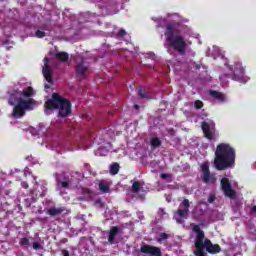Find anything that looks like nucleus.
Segmentation results:
<instances>
[{"instance_id":"obj_1","label":"nucleus","mask_w":256,"mask_h":256,"mask_svg":"<svg viewBox=\"0 0 256 256\" xmlns=\"http://www.w3.org/2000/svg\"><path fill=\"white\" fill-rule=\"evenodd\" d=\"M237 154L235 148L227 143H220L216 147L214 157V167L217 171H226L235 167Z\"/></svg>"},{"instance_id":"obj_19","label":"nucleus","mask_w":256,"mask_h":256,"mask_svg":"<svg viewBox=\"0 0 256 256\" xmlns=\"http://www.w3.org/2000/svg\"><path fill=\"white\" fill-rule=\"evenodd\" d=\"M21 95H22V97H25L26 99H31V97H33L35 95V90L33 89V87L29 86V87L23 89V91H21Z\"/></svg>"},{"instance_id":"obj_35","label":"nucleus","mask_w":256,"mask_h":256,"mask_svg":"<svg viewBox=\"0 0 256 256\" xmlns=\"http://www.w3.org/2000/svg\"><path fill=\"white\" fill-rule=\"evenodd\" d=\"M215 199H216L215 195H214V194H211V195L209 196V198H208V203H214V202H215Z\"/></svg>"},{"instance_id":"obj_4","label":"nucleus","mask_w":256,"mask_h":256,"mask_svg":"<svg viewBox=\"0 0 256 256\" xmlns=\"http://www.w3.org/2000/svg\"><path fill=\"white\" fill-rule=\"evenodd\" d=\"M34 106V99L21 100L18 104L14 105L12 117H14V119H21V117H25L26 111H32Z\"/></svg>"},{"instance_id":"obj_7","label":"nucleus","mask_w":256,"mask_h":256,"mask_svg":"<svg viewBox=\"0 0 256 256\" xmlns=\"http://www.w3.org/2000/svg\"><path fill=\"white\" fill-rule=\"evenodd\" d=\"M201 129L204 137L208 139V141H213L215 139L213 135H215V122H212L211 124L208 122H202Z\"/></svg>"},{"instance_id":"obj_10","label":"nucleus","mask_w":256,"mask_h":256,"mask_svg":"<svg viewBox=\"0 0 256 256\" xmlns=\"http://www.w3.org/2000/svg\"><path fill=\"white\" fill-rule=\"evenodd\" d=\"M21 101H25V99H23V96L21 95L20 90L8 91V103H9V105L15 106V105L21 103Z\"/></svg>"},{"instance_id":"obj_5","label":"nucleus","mask_w":256,"mask_h":256,"mask_svg":"<svg viewBox=\"0 0 256 256\" xmlns=\"http://www.w3.org/2000/svg\"><path fill=\"white\" fill-rule=\"evenodd\" d=\"M192 231H194V233H196V239L194 242V245L196 247V251L194 252V254L196 256H205V232L203 230H201V227L199 225H194L192 227Z\"/></svg>"},{"instance_id":"obj_6","label":"nucleus","mask_w":256,"mask_h":256,"mask_svg":"<svg viewBox=\"0 0 256 256\" xmlns=\"http://www.w3.org/2000/svg\"><path fill=\"white\" fill-rule=\"evenodd\" d=\"M221 189L223 191V194L228 197V199H236L237 198V192L233 190V187L231 186V182L228 180V178H222L220 181Z\"/></svg>"},{"instance_id":"obj_9","label":"nucleus","mask_w":256,"mask_h":256,"mask_svg":"<svg viewBox=\"0 0 256 256\" xmlns=\"http://www.w3.org/2000/svg\"><path fill=\"white\" fill-rule=\"evenodd\" d=\"M201 169L203 173V183H216L217 178H215V176L211 174V171L209 170V163H203L201 165Z\"/></svg>"},{"instance_id":"obj_26","label":"nucleus","mask_w":256,"mask_h":256,"mask_svg":"<svg viewBox=\"0 0 256 256\" xmlns=\"http://www.w3.org/2000/svg\"><path fill=\"white\" fill-rule=\"evenodd\" d=\"M150 145L155 148L161 147V140L159 138H153L150 142Z\"/></svg>"},{"instance_id":"obj_33","label":"nucleus","mask_w":256,"mask_h":256,"mask_svg":"<svg viewBox=\"0 0 256 256\" xmlns=\"http://www.w3.org/2000/svg\"><path fill=\"white\" fill-rule=\"evenodd\" d=\"M138 97H140V99H146L147 93L145 91H143L142 89H140L138 91Z\"/></svg>"},{"instance_id":"obj_8","label":"nucleus","mask_w":256,"mask_h":256,"mask_svg":"<svg viewBox=\"0 0 256 256\" xmlns=\"http://www.w3.org/2000/svg\"><path fill=\"white\" fill-rule=\"evenodd\" d=\"M231 69L233 70L231 79L233 81H243V77H245V68L243 67V64L241 62H236Z\"/></svg>"},{"instance_id":"obj_2","label":"nucleus","mask_w":256,"mask_h":256,"mask_svg":"<svg viewBox=\"0 0 256 256\" xmlns=\"http://www.w3.org/2000/svg\"><path fill=\"white\" fill-rule=\"evenodd\" d=\"M182 29L183 26L177 22L169 23L166 25L164 35L167 43L174 51H177L179 55H186L187 41H185V37H183Z\"/></svg>"},{"instance_id":"obj_16","label":"nucleus","mask_w":256,"mask_h":256,"mask_svg":"<svg viewBox=\"0 0 256 256\" xmlns=\"http://www.w3.org/2000/svg\"><path fill=\"white\" fill-rule=\"evenodd\" d=\"M117 235H119V227L112 226L108 235V243H110V245H113V243H115V238L117 237Z\"/></svg>"},{"instance_id":"obj_30","label":"nucleus","mask_w":256,"mask_h":256,"mask_svg":"<svg viewBox=\"0 0 256 256\" xmlns=\"http://www.w3.org/2000/svg\"><path fill=\"white\" fill-rule=\"evenodd\" d=\"M32 247L35 251H41V249H43V246H41L39 242H33Z\"/></svg>"},{"instance_id":"obj_12","label":"nucleus","mask_w":256,"mask_h":256,"mask_svg":"<svg viewBox=\"0 0 256 256\" xmlns=\"http://www.w3.org/2000/svg\"><path fill=\"white\" fill-rule=\"evenodd\" d=\"M75 73H76V77H87V75H89V66H87L85 64V60L81 59L80 62H78L75 65Z\"/></svg>"},{"instance_id":"obj_24","label":"nucleus","mask_w":256,"mask_h":256,"mask_svg":"<svg viewBox=\"0 0 256 256\" xmlns=\"http://www.w3.org/2000/svg\"><path fill=\"white\" fill-rule=\"evenodd\" d=\"M166 239H169V234L162 232L159 234V237L157 238V243H163V241H166Z\"/></svg>"},{"instance_id":"obj_38","label":"nucleus","mask_w":256,"mask_h":256,"mask_svg":"<svg viewBox=\"0 0 256 256\" xmlns=\"http://www.w3.org/2000/svg\"><path fill=\"white\" fill-rule=\"evenodd\" d=\"M252 211L256 213V206L252 207Z\"/></svg>"},{"instance_id":"obj_34","label":"nucleus","mask_w":256,"mask_h":256,"mask_svg":"<svg viewBox=\"0 0 256 256\" xmlns=\"http://www.w3.org/2000/svg\"><path fill=\"white\" fill-rule=\"evenodd\" d=\"M125 35H127V31H125V29H120L118 31V36L119 37H125Z\"/></svg>"},{"instance_id":"obj_42","label":"nucleus","mask_w":256,"mask_h":256,"mask_svg":"<svg viewBox=\"0 0 256 256\" xmlns=\"http://www.w3.org/2000/svg\"><path fill=\"white\" fill-rule=\"evenodd\" d=\"M237 207H239V202L236 203Z\"/></svg>"},{"instance_id":"obj_15","label":"nucleus","mask_w":256,"mask_h":256,"mask_svg":"<svg viewBox=\"0 0 256 256\" xmlns=\"http://www.w3.org/2000/svg\"><path fill=\"white\" fill-rule=\"evenodd\" d=\"M42 73L47 83H50V85H53V74L51 72V66L49 64L47 63L44 64Z\"/></svg>"},{"instance_id":"obj_28","label":"nucleus","mask_w":256,"mask_h":256,"mask_svg":"<svg viewBox=\"0 0 256 256\" xmlns=\"http://www.w3.org/2000/svg\"><path fill=\"white\" fill-rule=\"evenodd\" d=\"M45 36H46V34H45L44 31L37 30V31L35 32V37H37V39H43V37H45Z\"/></svg>"},{"instance_id":"obj_39","label":"nucleus","mask_w":256,"mask_h":256,"mask_svg":"<svg viewBox=\"0 0 256 256\" xmlns=\"http://www.w3.org/2000/svg\"><path fill=\"white\" fill-rule=\"evenodd\" d=\"M134 109H139V105L135 104Z\"/></svg>"},{"instance_id":"obj_13","label":"nucleus","mask_w":256,"mask_h":256,"mask_svg":"<svg viewBox=\"0 0 256 256\" xmlns=\"http://www.w3.org/2000/svg\"><path fill=\"white\" fill-rule=\"evenodd\" d=\"M182 207L184 209H178L177 210V215L180 217V219H187L189 217V208L191 207V202L189 199L185 198L182 201Z\"/></svg>"},{"instance_id":"obj_36","label":"nucleus","mask_w":256,"mask_h":256,"mask_svg":"<svg viewBox=\"0 0 256 256\" xmlns=\"http://www.w3.org/2000/svg\"><path fill=\"white\" fill-rule=\"evenodd\" d=\"M21 187H23V189H29V184L26 181L21 182Z\"/></svg>"},{"instance_id":"obj_21","label":"nucleus","mask_w":256,"mask_h":256,"mask_svg":"<svg viewBox=\"0 0 256 256\" xmlns=\"http://www.w3.org/2000/svg\"><path fill=\"white\" fill-rule=\"evenodd\" d=\"M119 163L115 162L110 166V173L111 175H117L119 173Z\"/></svg>"},{"instance_id":"obj_41","label":"nucleus","mask_w":256,"mask_h":256,"mask_svg":"<svg viewBox=\"0 0 256 256\" xmlns=\"http://www.w3.org/2000/svg\"><path fill=\"white\" fill-rule=\"evenodd\" d=\"M45 89H49V85L46 84V85H45Z\"/></svg>"},{"instance_id":"obj_14","label":"nucleus","mask_w":256,"mask_h":256,"mask_svg":"<svg viewBox=\"0 0 256 256\" xmlns=\"http://www.w3.org/2000/svg\"><path fill=\"white\" fill-rule=\"evenodd\" d=\"M204 246L206 247V251H208L211 255L221 253V246H219V244H213L207 238L204 240Z\"/></svg>"},{"instance_id":"obj_32","label":"nucleus","mask_w":256,"mask_h":256,"mask_svg":"<svg viewBox=\"0 0 256 256\" xmlns=\"http://www.w3.org/2000/svg\"><path fill=\"white\" fill-rule=\"evenodd\" d=\"M19 244L21 245V247L25 246V245H29V238L24 237L20 240Z\"/></svg>"},{"instance_id":"obj_31","label":"nucleus","mask_w":256,"mask_h":256,"mask_svg":"<svg viewBox=\"0 0 256 256\" xmlns=\"http://www.w3.org/2000/svg\"><path fill=\"white\" fill-rule=\"evenodd\" d=\"M194 107H195V109H203V101H201V100H196V101L194 102Z\"/></svg>"},{"instance_id":"obj_23","label":"nucleus","mask_w":256,"mask_h":256,"mask_svg":"<svg viewBox=\"0 0 256 256\" xmlns=\"http://www.w3.org/2000/svg\"><path fill=\"white\" fill-rule=\"evenodd\" d=\"M61 187H63V189H67L69 188V185L71 183V179L69 178V176H64V181L59 182Z\"/></svg>"},{"instance_id":"obj_22","label":"nucleus","mask_w":256,"mask_h":256,"mask_svg":"<svg viewBox=\"0 0 256 256\" xmlns=\"http://www.w3.org/2000/svg\"><path fill=\"white\" fill-rule=\"evenodd\" d=\"M132 193H139V191H141V182L139 181H135L132 184V189H131Z\"/></svg>"},{"instance_id":"obj_11","label":"nucleus","mask_w":256,"mask_h":256,"mask_svg":"<svg viewBox=\"0 0 256 256\" xmlns=\"http://www.w3.org/2000/svg\"><path fill=\"white\" fill-rule=\"evenodd\" d=\"M140 252L144 253L145 255L163 256V252H161V248L157 246H151L149 244H145L141 246Z\"/></svg>"},{"instance_id":"obj_3","label":"nucleus","mask_w":256,"mask_h":256,"mask_svg":"<svg viewBox=\"0 0 256 256\" xmlns=\"http://www.w3.org/2000/svg\"><path fill=\"white\" fill-rule=\"evenodd\" d=\"M44 107L47 111H58L57 116L65 119L69 117L72 113L71 100L59 95L58 93H53L51 99H48Z\"/></svg>"},{"instance_id":"obj_29","label":"nucleus","mask_w":256,"mask_h":256,"mask_svg":"<svg viewBox=\"0 0 256 256\" xmlns=\"http://www.w3.org/2000/svg\"><path fill=\"white\" fill-rule=\"evenodd\" d=\"M160 177H161V179H169V180H168L169 183H171V181H173V180H172L173 175H171V174L162 173V174L160 175Z\"/></svg>"},{"instance_id":"obj_18","label":"nucleus","mask_w":256,"mask_h":256,"mask_svg":"<svg viewBox=\"0 0 256 256\" xmlns=\"http://www.w3.org/2000/svg\"><path fill=\"white\" fill-rule=\"evenodd\" d=\"M54 57L58 59V61H61V63H67L69 61V53L67 52H56Z\"/></svg>"},{"instance_id":"obj_17","label":"nucleus","mask_w":256,"mask_h":256,"mask_svg":"<svg viewBox=\"0 0 256 256\" xmlns=\"http://www.w3.org/2000/svg\"><path fill=\"white\" fill-rule=\"evenodd\" d=\"M65 211V207H51L46 211L47 215H50V217H57V215H61Z\"/></svg>"},{"instance_id":"obj_27","label":"nucleus","mask_w":256,"mask_h":256,"mask_svg":"<svg viewBox=\"0 0 256 256\" xmlns=\"http://www.w3.org/2000/svg\"><path fill=\"white\" fill-rule=\"evenodd\" d=\"M94 207H98L99 209H104L105 203H103V200H101V198H99V199L95 200Z\"/></svg>"},{"instance_id":"obj_37","label":"nucleus","mask_w":256,"mask_h":256,"mask_svg":"<svg viewBox=\"0 0 256 256\" xmlns=\"http://www.w3.org/2000/svg\"><path fill=\"white\" fill-rule=\"evenodd\" d=\"M63 256H70L68 250H62Z\"/></svg>"},{"instance_id":"obj_20","label":"nucleus","mask_w":256,"mask_h":256,"mask_svg":"<svg viewBox=\"0 0 256 256\" xmlns=\"http://www.w3.org/2000/svg\"><path fill=\"white\" fill-rule=\"evenodd\" d=\"M210 96H212L213 99H218V101H225V95L217 90H211Z\"/></svg>"},{"instance_id":"obj_25","label":"nucleus","mask_w":256,"mask_h":256,"mask_svg":"<svg viewBox=\"0 0 256 256\" xmlns=\"http://www.w3.org/2000/svg\"><path fill=\"white\" fill-rule=\"evenodd\" d=\"M99 190L102 192V193H109V185L103 183V182H100L99 183Z\"/></svg>"},{"instance_id":"obj_40","label":"nucleus","mask_w":256,"mask_h":256,"mask_svg":"<svg viewBox=\"0 0 256 256\" xmlns=\"http://www.w3.org/2000/svg\"><path fill=\"white\" fill-rule=\"evenodd\" d=\"M44 61H46V63H48L49 62V58H44Z\"/></svg>"}]
</instances>
